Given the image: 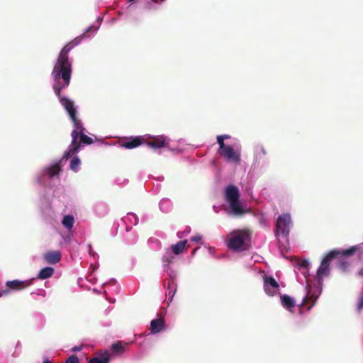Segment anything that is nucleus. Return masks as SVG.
<instances>
[{"label": "nucleus", "instance_id": "nucleus-1", "mask_svg": "<svg viewBox=\"0 0 363 363\" xmlns=\"http://www.w3.org/2000/svg\"><path fill=\"white\" fill-rule=\"evenodd\" d=\"M77 43L78 42H69L61 50L51 73L55 82L52 85L53 91L71 119H74L77 116L76 108L72 101L62 96L61 91L68 87L70 84L72 64L68 54Z\"/></svg>", "mask_w": 363, "mask_h": 363}, {"label": "nucleus", "instance_id": "nucleus-2", "mask_svg": "<svg viewBox=\"0 0 363 363\" xmlns=\"http://www.w3.org/2000/svg\"><path fill=\"white\" fill-rule=\"evenodd\" d=\"M360 250L359 245L352 246L346 250L333 249L329 251L321 261L320 265L317 270L316 277L320 281L323 277H328L330 274V262L339 256L352 257Z\"/></svg>", "mask_w": 363, "mask_h": 363}, {"label": "nucleus", "instance_id": "nucleus-3", "mask_svg": "<svg viewBox=\"0 0 363 363\" xmlns=\"http://www.w3.org/2000/svg\"><path fill=\"white\" fill-rule=\"evenodd\" d=\"M250 238L251 233L249 230H234L228 235V247L236 252L246 250L250 247Z\"/></svg>", "mask_w": 363, "mask_h": 363}, {"label": "nucleus", "instance_id": "nucleus-4", "mask_svg": "<svg viewBox=\"0 0 363 363\" xmlns=\"http://www.w3.org/2000/svg\"><path fill=\"white\" fill-rule=\"evenodd\" d=\"M225 199L229 203L231 211L234 215L242 216L247 212V211L242 208L239 202L240 193L237 186L229 185L225 189Z\"/></svg>", "mask_w": 363, "mask_h": 363}, {"label": "nucleus", "instance_id": "nucleus-5", "mask_svg": "<svg viewBox=\"0 0 363 363\" xmlns=\"http://www.w3.org/2000/svg\"><path fill=\"white\" fill-rule=\"evenodd\" d=\"M291 224V216L288 213H284L279 216L277 218L276 223V236L277 237L280 233L287 237L289 233V227Z\"/></svg>", "mask_w": 363, "mask_h": 363}, {"label": "nucleus", "instance_id": "nucleus-6", "mask_svg": "<svg viewBox=\"0 0 363 363\" xmlns=\"http://www.w3.org/2000/svg\"><path fill=\"white\" fill-rule=\"evenodd\" d=\"M264 288L266 293L270 296L274 295L279 290V285L272 277H264Z\"/></svg>", "mask_w": 363, "mask_h": 363}, {"label": "nucleus", "instance_id": "nucleus-7", "mask_svg": "<svg viewBox=\"0 0 363 363\" xmlns=\"http://www.w3.org/2000/svg\"><path fill=\"white\" fill-rule=\"evenodd\" d=\"M165 329V321L163 316L151 320L150 330L152 334L159 333Z\"/></svg>", "mask_w": 363, "mask_h": 363}, {"label": "nucleus", "instance_id": "nucleus-8", "mask_svg": "<svg viewBox=\"0 0 363 363\" xmlns=\"http://www.w3.org/2000/svg\"><path fill=\"white\" fill-rule=\"evenodd\" d=\"M32 283V280L29 281H20L18 279L8 281L6 283V286L13 291H18L23 289H26L28 286H30Z\"/></svg>", "mask_w": 363, "mask_h": 363}, {"label": "nucleus", "instance_id": "nucleus-9", "mask_svg": "<svg viewBox=\"0 0 363 363\" xmlns=\"http://www.w3.org/2000/svg\"><path fill=\"white\" fill-rule=\"evenodd\" d=\"M61 252L57 250L48 251L43 254L44 260L50 264H55L61 259Z\"/></svg>", "mask_w": 363, "mask_h": 363}, {"label": "nucleus", "instance_id": "nucleus-10", "mask_svg": "<svg viewBox=\"0 0 363 363\" xmlns=\"http://www.w3.org/2000/svg\"><path fill=\"white\" fill-rule=\"evenodd\" d=\"M74 124V130L72 131L71 136H87L86 133H89L86 129L83 127L82 123L77 117H74V119H72Z\"/></svg>", "mask_w": 363, "mask_h": 363}, {"label": "nucleus", "instance_id": "nucleus-11", "mask_svg": "<svg viewBox=\"0 0 363 363\" xmlns=\"http://www.w3.org/2000/svg\"><path fill=\"white\" fill-rule=\"evenodd\" d=\"M220 155L224 157L228 161H233L238 162L240 161V155L236 153L231 146H226V147L220 152Z\"/></svg>", "mask_w": 363, "mask_h": 363}, {"label": "nucleus", "instance_id": "nucleus-12", "mask_svg": "<svg viewBox=\"0 0 363 363\" xmlns=\"http://www.w3.org/2000/svg\"><path fill=\"white\" fill-rule=\"evenodd\" d=\"M152 140L147 142V145L155 150L165 147L167 142L164 138H151Z\"/></svg>", "mask_w": 363, "mask_h": 363}, {"label": "nucleus", "instance_id": "nucleus-13", "mask_svg": "<svg viewBox=\"0 0 363 363\" xmlns=\"http://www.w3.org/2000/svg\"><path fill=\"white\" fill-rule=\"evenodd\" d=\"M77 138H73L72 145H70L69 150L65 152L63 159L67 160L74 153L79 151V147H80V144H77Z\"/></svg>", "mask_w": 363, "mask_h": 363}, {"label": "nucleus", "instance_id": "nucleus-14", "mask_svg": "<svg viewBox=\"0 0 363 363\" xmlns=\"http://www.w3.org/2000/svg\"><path fill=\"white\" fill-rule=\"evenodd\" d=\"M186 244L187 240H184L172 245L171 247L172 252L176 255L182 254L186 249Z\"/></svg>", "mask_w": 363, "mask_h": 363}, {"label": "nucleus", "instance_id": "nucleus-15", "mask_svg": "<svg viewBox=\"0 0 363 363\" xmlns=\"http://www.w3.org/2000/svg\"><path fill=\"white\" fill-rule=\"evenodd\" d=\"M281 301L282 306L289 311H291L296 305L294 300L286 294L281 296Z\"/></svg>", "mask_w": 363, "mask_h": 363}, {"label": "nucleus", "instance_id": "nucleus-16", "mask_svg": "<svg viewBox=\"0 0 363 363\" xmlns=\"http://www.w3.org/2000/svg\"><path fill=\"white\" fill-rule=\"evenodd\" d=\"M110 354L106 351L101 357L91 358L88 363H109Z\"/></svg>", "mask_w": 363, "mask_h": 363}, {"label": "nucleus", "instance_id": "nucleus-17", "mask_svg": "<svg viewBox=\"0 0 363 363\" xmlns=\"http://www.w3.org/2000/svg\"><path fill=\"white\" fill-rule=\"evenodd\" d=\"M54 269L50 267H47L40 269L38 274V278L40 279H45L50 278L54 274Z\"/></svg>", "mask_w": 363, "mask_h": 363}, {"label": "nucleus", "instance_id": "nucleus-18", "mask_svg": "<svg viewBox=\"0 0 363 363\" xmlns=\"http://www.w3.org/2000/svg\"><path fill=\"white\" fill-rule=\"evenodd\" d=\"M349 257L346 256H339L336 257L338 259L337 261V265L340 269H342L343 272H345L347 270L348 267H350V262L347 259Z\"/></svg>", "mask_w": 363, "mask_h": 363}, {"label": "nucleus", "instance_id": "nucleus-19", "mask_svg": "<svg viewBox=\"0 0 363 363\" xmlns=\"http://www.w3.org/2000/svg\"><path fill=\"white\" fill-rule=\"evenodd\" d=\"M318 297V295L312 294H311V291H309L303 298L302 305H306L311 302V305L308 307V309H310L313 306L315 305Z\"/></svg>", "mask_w": 363, "mask_h": 363}, {"label": "nucleus", "instance_id": "nucleus-20", "mask_svg": "<svg viewBox=\"0 0 363 363\" xmlns=\"http://www.w3.org/2000/svg\"><path fill=\"white\" fill-rule=\"evenodd\" d=\"M62 223L66 228H67L68 230H71L73 228L74 223V216L72 215L65 216L62 219Z\"/></svg>", "mask_w": 363, "mask_h": 363}, {"label": "nucleus", "instance_id": "nucleus-21", "mask_svg": "<svg viewBox=\"0 0 363 363\" xmlns=\"http://www.w3.org/2000/svg\"><path fill=\"white\" fill-rule=\"evenodd\" d=\"M60 171L61 167L59 163H56L47 169V173L48 174L50 178H52L55 176L59 174Z\"/></svg>", "mask_w": 363, "mask_h": 363}, {"label": "nucleus", "instance_id": "nucleus-22", "mask_svg": "<svg viewBox=\"0 0 363 363\" xmlns=\"http://www.w3.org/2000/svg\"><path fill=\"white\" fill-rule=\"evenodd\" d=\"M133 139L131 141L129 142H125L121 146L127 148V149H132L135 148L138 146H139L141 144V140H140V138H133Z\"/></svg>", "mask_w": 363, "mask_h": 363}, {"label": "nucleus", "instance_id": "nucleus-23", "mask_svg": "<svg viewBox=\"0 0 363 363\" xmlns=\"http://www.w3.org/2000/svg\"><path fill=\"white\" fill-rule=\"evenodd\" d=\"M176 292V284L173 280L168 282L167 294L169 296L170 301L172 300Z\"/></svg>", "mask_w": 363, "mask_h": 363}, {"label": "nucleus", "instance_id": "nucleus-24", "mask_svg": "<svg viewBox=\"0 0 363 363\" xmlns=\"http://www.w3.org/2000/svg\"><path fill=\"white\" fill-rule=\"evenodd\" d=\"M111 350L113 354H122L124 352V346L121 342H114L111 347Z\"/></svg>", "mask_w": 363, "mask_h": 363}, {"label": "nucleus", "instance_id": "nucleus-25", "mask_svg": "<svg viewBox=\"0 0 363 363\" xmlns=\"http://www.w3.org/2000/svg\"><path fill=\"white\" fill-rule=\"evenodd\" d=\"M80 164V160L77 157H74L70 162V169L74 172H77Z\"/></svg>", "mask_w": 363, "mask_h": 363}, {"label": "nucleus", "instance_id": "nucleus-26", "mask_svg": "<svg viewBox=\"0 0 363 363\" xmlns=\"http://www.w3.org/2000/svg\"><path fill=\"white\" fill-rule=\"evenodd\" d=\"M174 259V256L171 252H167L163 256H162V262L166 264H169L172 262Z\"/></svg>", "mask_w": 363, "mask_h": 363}, {"label": "nucleus", "instance_id": "nucleus-27", "mask_svg": "<svg viewBox=\"0 0 363 363\" xmlns=\"http://www.w3.org/2000/svg\"><path fill=\"white\" fill-rule=\"evenodd\" d=\"M227 138H217V142L219 145V152H222L227 145L224 143V139H226Z\"/></svg>", "mask_w": 363, "mask_h": 363}, {"label": "nucleus", "instance_id": "nucleus-28", "mask_svg": "<svg viewBox=\"0 0 363 363\" xmlns=\"http://www.w3.org/2000/svg\"><path fill=\"white\" fill-rule=\"evenodd\" d=\"M79 139H80V141L79 143H77V144L81 145V143H84V144H86V145H90L94 143L93 138H79Z\"/></svg>", "mask_w": 363, "mask_h": 363}, {"label": "nucleus", "instance_id": "nucleus-29", "mask_svg": "<svg viewBox=\"0 0 363 363\" xmlns=\"http://www.w3.org/2000/svg\"><path fill=\"white\" fill-rule=\"evenodd\" d=\"M65 363H79V360L76 355H71L67 359Z\"/></svg>", "mask_w": 363, "mask_h": 363}, {"label": "nucleus", "instance_id": "nucleus-30", "mask_svg": "<svg viewBox=\"0 0 363 363\" xmlns=\"http://www.w3.org/2000/svg\"><path fill=\"white\" fill-rule=\"evenodd\" d=\"M298 265L301 268H306L307 269L309 266V262L308 260H301L299 263H298Z\"/></svg>", "mask_w": 363, "mask_h": 363}, {"label": "nucleus", "instance_id": "nucleus-31", "mask_svg": "<svg viewBox=\"0 0 363 363\" xmlns=\"http://www.w3.org/2000/svg\"><path fill=\"white\" fill-rule=\"evenodd\" d=\"M191 240L192 242H198L201 240V236L199 235H196L191 238Z\"/></svg>", "mask_w": 363, "mask_h": 363}, {"label": "nucleus", "instance_id": "nucleus-32", "mask_svg": "<svg viewBox=\"0 0 363 363\" xmlns=\"http://www.w3.org/2000/svg\"><path fill=\"white\" fill-rule=\"evenodd\" d=\"M357 309L359 311L363 309V296L361 297L359 301H358V303H357Z\"/></svg>", "mask_w": 363, "mask_h": 363}, {"label": "nucleus", "instance_id": "nucleus-33", "mask_svg": "<svg viewBox=\"0 0 363 363\" xmlns=\"http://www.w3.org/2000/svg\"><path fill=\"white\" fill-rule=\"evenodd\" d=\"M81 350V348L79 347H77V346H75L72 348V351L73 352H77V351H79Z\"/></svg>", "mask_w": 363, "mask_h": 363}, {"label": "nucleus", "instance_id": "nucleus-34", "mask_svg": "<svg viewBox=\"0 0 363 363\" xmlns=\"http://www.w3.org/2000/svg\"><path fill=\"white\" fill-rule=\"evenodd\" d=\"M359 274L363 276V268L359 271Z\"/></svg>", "mask_w": 363, "mask_h": 363}, {"label": "nucleus", "instance_id": "nucleus-35", "mask_svg": "<svg viewBox=\"0 0 363 363\" xmlns=\"http://www.w3.org/2000/svg\"><path fill=\"white\" fill-rule=\"evenodd\" d=\"M43 363H52L50 360H45Z\"/></svg>", "mask_w": 363, "mask_h": 363}, {"label": "nucleus", "instance_id": "nucleus-36", "mask_svg": "<svg viewBox=\"0 0 363 363\" xmlns=\"http://www.w3.org/2000/svg\"><path fill=\"white\" fill-rule=\"evenodd\" d=\"M5 294H7L9 291L7 290L4 291Z\"/></svg>", "mask_w": 363, "mask_h": 363}, {"label": "nucleus", "instance_id": "nucleus-37", "mask_svg": "<svg viewBox=\"0 0 363 363\" xmlns=\"http://www.w3.org/2000/svg\"><path fill=\"white\" fill-rule=\"evenodd\" d=\"M221 136L225 137L228 136L227 135H222Z\"/></svg>", "mask_w": 363, "mask_h": 363}]
</instances>
